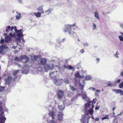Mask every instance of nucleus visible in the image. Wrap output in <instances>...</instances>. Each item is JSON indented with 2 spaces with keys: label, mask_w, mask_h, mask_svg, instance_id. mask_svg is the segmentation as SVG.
Returning <instances> with one entry per match:
<instances>
[{
  "label": "nucleus",
  "mask_w": 123,
  "mask_h": 123,
  "mask_svg": "<svg viewBox=\"0 0 123 123\" xmlns=\"http://www.w3.org/2000/svg\"><path fill=\"white\" fill-rule=\"evenodd\" d=\"M55 83L57 86H60L62 83V80L61 79L59 80H56Z\"/></svg>",
  "instance_id": "obj_8"
},
{
  "label": "nucleus",
  "mask_w": 123,
  "mask_h": 123,
  "mask_svg": "<svg viewBox=\"0 0 123 123\" xmlns=\"http://www.w3.org/2000/svg\"><path fill=\"white\" fill-rule=\"evenodd\" d=\"M58 108L60 110H62L64 109V108L63 105H60L58 106Z\"/></svg>",
  "instance_id": "obj_23"
},
{
  "label": "nucleus",
  "mask_w": 123,
  "mask_h": 123,
  "mask_svg": "<svg viewBox=\"0 0 123 123\" xmlns=\"http://www.w3.org/2000/svg\"><path fill=\"white\" fill-rule=\"evenodd\" d=\"M64 68H68L70 70H72L73 69V68L71 66L68 65H64Z\"/></svg>",
  "instance_id": "obj_19"
},
{
  "label": "nucleus",
  "mask_w": 123,
  "mask_h": 123,
  "mask_svg": "<svg viewBox=\"0 0 123 123\" xmlns=\"http://www.w3.org/2000/svg\"><path fill=\"white\" fill-rule=\"evenodd\" d=\"M80 52L81 53H83L84 52V49H82L80 50Z\"/></svg>",
  "instance_id": "obj_44"
},
{
  "label": "nucleus",
  "mask_w": 123,
  "mask_h": 123,
  "mask_svg": "<svg viewBox=\"0 0 123 123\" xmlns=\"http://www.w3.org/2000/svg\"><path fill=\"white\" fill-rule=\"evenodd\" d=\"M82 95L84 99H86L87 98L86 94V93L82 94Z\"/></svg>",
  "instance_id": "obj_28"
},
{
  "label": "nucleus",
  "mask_w": 123,
  "mask_h": 123,
  "mask_svg": "<svg viewBox=\"0 0 123 123\" xmlns=\"http://www.w3.org/2000/svg\"><path fill=\"white\" fill-rule=\"evenodd\" d=\"M5 88L4 87H2L0 88V92H2L5 90Z\"/></svg>",
  "instance_id": "obj_32"
},
{
  "label": "nucleus",
  "mask_w": 123,
  "mask_h": 123,
  "mask_svg": "<svg viewBox=\"0 0 123 123\" xmlns=\"http://www.w3.org/2000/svg\"><path fill=\"white\" fill-rule=\"evenodd\" d=\"M69 87L70 89L73 91H74L76 90L75 88L73 86L70 85Z\"/></svg>",
  "instance_id": "obj_24"
},
{
  "label": "nucleus",
  "mask_w": 123,
  "mask_h": 123,
  "mask_svg": "<svg viewBox=\"0 0 123 123\" xmlns=\"http://www.w3.org/2000/svg\"><path fill=\"white\" fill-rule=\"evenodd\" d=\"M10 37L8 36H6L5 37V43H8L11 40Z\"/></svg>",
  "instance_id": "obj_11"
},
{
  "label": "nucleus",
  "mask_w": 123,
  "mask_h": 123,
  "mask_svg": "<svg viewBox=\"0 0 123 123\" xmlns=\"http://www.w3.org/2000/svg\"><path fill=\"white\" fill-rule=\"evenodd\" d=\"M96 60L98 62L99 61V58H97Z\"/></svg>",
  "instance_id": "obj_57"
},
{
  "label": "nucleus",
  "mask_w": 123,
  "mask_h": 123,
  "mask_svg": "<svg viewBox=\"0 0 123 123\" xmlns=\"http://www.w3.org/2000/svg\"><path fill=\"white\" fill-rule=\"evenodd\" d=\"M52 11V10L51 9H49L47 11L45 12V13H47V14H49Z\"/></svg>",
  "instance_id": "obj_26"
},
{
  "label": "nucleus",
  "mask_w": 123,
  "mask_h": 123,
  "mask_svg": "<svg viewBox=\"0 0 123 123\" xmlns=\"http://www.w3.org/2000/svg\"><path fill=\"white\" fill-rule=\"evenodd\" d=\"M91 78L89 75L86 76L84 79L85 80H91Z\"/></svg>",
  "instance_id": "obj_21"
},
{
  "label": "nucleus",
  "mask_w": 123,
  "mask_h": 123,
  "mask_svg": "<svg viewBox=\"0 0 123 123\" xmlns=\"http://www.w3.org/2000/svg\"><path fill=\"white\" fill-rule=\"evenodd\" d=\"M37 9V10L39 12H41L42 13H44V12L43 11V8L42 6H40Z\"/></svg>",
  "instance_id": "obj_15"
},
{
  "label": "nucleus",
  "mask_w": 123,
  "mask_h": 123,
  "mask_svg": "<svg viewBox=\"0 0 123 123\" xmlns=\"http://www.w3.org/2000/svg\"><path fill=\"white\" fill-rule=\"evenodd\" d=\"M106 117H103L102 118V120H103L104 119H109V118L108 117V115H106Z\"/></svg>",
  "instance_id": "obj_36"
},
{
  "label": "nucleus",
  "mask_w": 123,
  "mask_h": 123,
  "mask_svg": "<svg viewBox=\"0 0 123 123\" xmlns=\"http://www.w3.org/2000/svg\"><path fill=\"white\" fill-rule=\"evenodd\" d=\"M115 114V112L114 111H113V115H114V114Z\"/></svg>",
  "instance_id": "obj_61"
},
{
  "label": "nucleus",
  "mask_w": 123,
  "mask_h": 123,
  "mask_svg": "<svg viewBox=\"0 0 123 123\" xmlns=\"http://www.w3.org/2000/svg\"><path fill=\"white\" fill-rule=\"evenodd\" d=\"M99 120V118L98 117V118H96L95 120V121H98Z\"/></svg>",
  "instance_id": "obj_50"
},
{
  "label": "nucleus",
  "mask_w": 123,
  "mask_h": 123,
  "mask_svg": "<svg viewBox=\"0 0 123 123\" xmlns=\"http://www.w3.org/2000/svg\"><path fill=\"white\" fill-rule=\"evenodd\" d=\"M90 117V116L86 117L85 116H84L83 117L82 116V118L80 119V120L82 123H89V120Z\"/></svg>",
  "instance_id": "obj_2"
},
{
  "label": "nucleus",
  "mask_w": 123,
  "mask_h": 123,
  "mask_svg": "<svg viewBox=\"0 0 123 123\" xmlns=\"http://www.w3.org/2000/svg\"><path fill=\"white\" fill-rule=\"evenodd\" d=\"M12 80V76H8L6 80V84H9L11 82Z\"/></svg>",
  "instance_id": "obj_6"
},
{
  "label": "nucleus",
  "mask_w": 123,
  "mask_h": 123,
  "mask_svg": "<svg viewBox=\"0 0 123 123\" xmlns=\"http://www.w3.org/2000/svg\"><path fill=\"white\" fill-rule=\"evenodd\" d=\"M100 92V91L99 90H96V92H95V94L96 95H98V93H99Z\"/></svg>",
  "instance_id": "obj_31"
},
{
  "label": "nucleus",
  "mask_w": 123,
  "mask_h": 123,
  "mask_svg": "<svg viewBox=\"0 0 123 123\" xmlns=\"http://www.w3.org/2000/svg\"><path fill=\"white\" fill-rule=\"evenodd\" d=\"M38 56L37 55H35L34 56V60L36 61V60L38 58Z\"/></svg>",
  "instance_id": "obj_34"
},
{
  "label": "nucleus",
  "mask_w": 123,
  "mask_h": 123,
  "mask_svg": "<svg viewBox=\"0 0 123 123\" xmlns=\"http://www.w3.org/2000/svg\"><path fill=\"white\" fill-rule=\"evenodd\" d=\"M71 25L73 27L75 26V23H74L73 25Z\"/></svg>",
  "instance_id": "obj_54"
},
{
  "label": "nucleus",
  "mask_w": 123,
  "mask_h": 123,
  "mask_svg": "<svg viewBox=\"0 0 123 123\" xmlns=\"http://www.w3.org/2000/svg\"><path fill=\"white\" fill-rule=\"evenodd\" d=\"M75 76L76 78H83L84 77V75H81L79 72H78L76 74H75Z\"/></svg>",
  "instance_id": "obj_14"
},
{
  "label": "nucleus",
  "mask_w": 123,
  "mask_h": 123,
  "mask_svg": "<svg viewBox=\"0 0 123 123\" xmlns=\"http://www.w3.org/2000/svg\"><path fill=\"white\" fill-rule=\"evenodd\" d=\"M116 108V107H113L112 108L113 111H114V110H115V109Z\"/></svg>",
  "instance_id": "obj_51"
},
{
  "label": "nucleus",
  "mask_w": 123,
  "mask_h": 123,
  "mask_svg": "<svg viewBox=\"0 0 123 123\" xmlns=\"http://www.w3.org/2000/svg\"><path fill=\"white\" fill-rule=\"evenodd\" d=\"M41 13L39 12H38L37 13L34 12V15L37 17H41Z\"/></svg>",
  "instance_id": "obj_18"
},
{
  "label": "nucleus",
  "mask_w": 123,
  "mask_h": 123,
  "mask_svg": "<svg viewBox=\"0 0 123 123\" xmlns=\"http://www.w3.org/2000/svg\"><path fill=\"white\" fill-rule=\"evenodd\" d=\"M118 37L121 41H123V37L122 36H119Z\"/></svg>",
  "instance_id": "obj_33"
},
{
  "label": "nucleus",
  "mask_w": 123,
  "mask_h": 123,
  "mask_svg": "<svg viewBox=\"0 0 123 123\" xmlns=\"http://www.w3.org/2000/svg\"><path fill=\"white\" fill-rule=\"evenodd\" d=\"M57 98L58 99L62 98L64 95V92L61 90H58L57 92Z\"/></svg>",
  "instance_id": "obj_4"
},
{
  "label": "nucleus",
  "mask_w": 123,
  "mask_h": 123,
  "mask_svg": "<svg viewBox=\"0 0 123 123\" xmlns=\"http://www.w3.org/2000/svg\"><path fill=\"white\" fill-rule=\"evenodd\" d=\"M120 75H121L123 77V71L120 73Z\"/></svg>",
  "instance_id": "obj_49"
},
{
  "label": "nucleus",
  "mask_w": 123,
  "mask_h": 123,
  "mask_svg": "<svg viewBox=\"0 0 123 123\" xmlns=\"http://www.w3.org/2000/svg\"><path fill=\"white\" fill-rule=\"evenodd\" d=\"M51 69L50 66L48 64H47V65L44 67V69L45 70L46 72H47L48 70Z\"/></svg>",
  "instance_id": "obj_12"
},
{
  "label": "nucleus",
  "mask_w": 123,
  "mask_h": 123,
  "mask_svg": "<svg viewBox=\"0 0 123 123\" xmlns=\"http://www.w3.org/2000/svg\"><path fill=\"white\" fill-rule=\"evenodd\" d=\"M13 48L14 49H15L16 48V47H13Z\"/></svg>",
  "instance_id": "obj_62"
},
{
  "label": "nucleus",
  "mask_w": 123,
  "mask_h": 123,
  "mask_svg": "<svg viewBox=\"0 0 123 123\" xmlns=\"http://www.w3.org/2000/svg\"><path fill=\"white\" fill-rule=\"evenodd\" d=\"M120 33L121 34L122 36H123V33L122 32H121Z\"/></svg>",
  "instance_id": "obj_60"
},
{
  "label": "nucleus",
  "mask_w": 123,
  "mask_h": 123,
  "mask_svg": "<svg viewBox=\"0 0 123 123\" xmlns=\"http://www.w3.org/2000/svg\"><path fill=\"white\" fill-rule=\"evenodd\" d=\"M15 30L16 32H17V33L19 32H20L21 31V30H16V29H15Z\"/></svg>",
  "instance_id": "obj_43"
},
{
  "label": "nucleus",
  "mask_w": 123,
  "mask_h": 123,
  "mask_svg": "<svg viewBox=\"0 0 123 123\" xmlns=\"http://www.w3.org/2000/svg\"><path fill=\"white\" fill-rule=\"evenodd\" d=\"M14 60L15 61H19L20 60L19 58L18 57H16L14 59Z\"/></svg>",
  "instance_id": "obj_37"
},
{
  "label": "nucleus",
  "mask_w": 123,
  "mask_h": 123,
  "mask_svg": "<svg viewBox=\"0 0 123 123\" xmlns=\"http://www.w3.org/2000/svg\"><path fill=\"white\" fill-rule=\"evenodd\" d=\"M119 87L121 88L122 87H123V82H122L119 85Z\"/></svg>",
  "instance_id": "obj_35"
},
{
  "label": "nucleus",
  "mask_w": 123,
  "mask_h": 123,
  "mask_svg": "<svg viewBox=\"0 0 123 123\" xmlns=\"http://www.w3.org/2000/svg\"><path fill=\"white\" fill-rule=\"evenodd\" d=\"M91 115L92 116L91 117V118H92V119H94V117H93V115Z\"/></svg>",
  "instance_id": "obj_55"
},
{
  "label": "nucleus",
  "mask_w": 123,
  "mask_h": 123,
  "mask_svg": "<svg viewBox=\"0 0 123 123\" xmlns=\"http://www.w3.org/2000/svg\"><path fill=\"white\" fill-rule=\"evenodd\" d=\"M9 35H10V36H11V37H13V35L11 33H10Z\"/></svg>",
  "instance_id": "obj_53"
},
{
  "label": "nucleus",
  "mask_w": 123,
  "mask_h": 123,
  "mask_svg": "<svg viewBox=\"0 0 123 123\" xmlns=\"http://www.w3.org/2000/svg\"><path fill=\"white\" fill-rule=\"evenodd\" d=\"M96 28V26L94 24H93V30H95Z\"/></svg>",
  "instance_id": "obj_40"
},
{
  "label": "nucleus",
  "mask_w": 123,
  "mask_h": 123,
  "mask_svg": "<svg viewBox=\"0 0 123 123\" xmlns=\"http://www.w3.org/2000/svg\"><path fill=\"white\" fill-rule=\"evenodd\" d=\"M112 85L111 84H109V83H108V86H112Z\"/></svg>",
  "instance_id": "obj_58"
},
{
  "label": "nucleus",
  "mask_w": 123,
  "mask_h": 123,
  "mask_svg": "<svg viewBox=\"0 0 123 123\" xmlns=\"http://www.w3.org/2000/svg\"><path fill=\"white\" fill-rule=\"evenodd\" d=\"M40 62L42 65H44L47 63V60L45 58H42Z\"/></svg>",
  "instance_id": "obj_10"
},
{
  "label": "nucleus",
  "mask_w": 123,
  "mask_h": 123,
  "mask_svg": "<svg viewBox=\"0 0 123 123\" xmlns=\"http://www.w3.org/2000/svg\"><path fill=\"white\" fill-rule=\"evenodd\" d=\"M4 42V39H1L0 40V44H3V43Z\"/></svg>",
  "instance_id": "obj_39"
},
{
  "label": "nucleus",
  "mask_w": 123,
  "mask_h": 123,
  "mask_svg": "<svg viewBox=\"0 0 123 123\" xmlns=\"http://www.w3.org/2000/svg\"><path fill=\"white\" fill-rule=\"evenodd\" d=\"M18 66L19 67H21V66L20 64H18Z\"/></svg>",
  "instance_id": "obj_59"
},
{
  "label": "nucleus",
  "mask_w": 123,
  "mask_h": 123,
  "mask_svg": "<svg viewBox=\"0 0 123 123\" xmlns=\"http://www.w3.org/2000/svg\"><path fill=\"white\" fill-rule=\"evenodd\" d=\"M49 116L51 117L52 119H54V116L55 115L54 114V111H52L51 112H49Z\"/></svg>",
  "instance_id": "obj_13"
},
{
  "label": "nucleus",
  "mask_w": 123,
  "mask_h": 123,
  "mask_svg": "<svg viewBox=\"0 0 123 123\" xmlns=\"http://www.w3.org/2000/svg\"><path fill=\"white\" fill-rule=\"evenodd\" d=\"M64 82L67 84H68L69 83V81L68 79L67 78L64 79Z\"/></svg>",
  "instance_id": "obj_27"
},
{
  "label": "nucleus",
  "mask_w": 123,
  "mask_h": 123,
  "mask_svg": "<svg viewBox=\"0 0 123 123\" xmlns=\"http://www.w3.org/2000/svg\"><path fill=\"white\" fill-rule=\"evenodd\" d=\"M58 114L57 116V118L60 121H62L63 120V115L62 113V112H58Z\"/></svg>",
  "instance_id": "obj_7"
},
{
  "label": "nucleus",
  "mask_w": 123,
  "mask_h": 123,
  "mask_svg": "<svg viewBox=\"0 0 123 123\" xmlns=\"http://www.w3.org/2000/svg\"><path fill=\"white\" fill-rule=\"evenodd\" d=\"M91 88L92 89L93 91H94L96 89L95 88H94L93 87H91Z\"/></svg>",
  "instance_id": "obj_52"
},
{
  "label": "nucleus",
  "mask_w": 123,
  "mask_h": 123,
  "mask_svg": "<svg viewBox=\"0 0 123 123\" xmlns=\"http://www.w3.org/2000/svg\"><path fill=\"white\" fill-rule=\"evenodd\" d=\"M79 85L80 86L81 90H83L84 87V85H83L81 84L80 83H79Z\"/></svg>",
  "instance_id": "obj_30"
},
{
  "label": "nucleus",
  "mask_w": 123,
  "mask_h": 123,
  "mask_svg": "<svg viewBox=\"0 0 123 123\" xmlns=\"http://www.w3.org/2000/svg\"><path fill=\"white\" fill-rule=\"evenodd\" d=\"M6 31L7 32H8V30L7 29H6Z\"/></svg>",
  "instance_id": "obj_63"
},
{
  "label": "nucleus",
  "mask_w": 123,
  "mask_h": 123,
  "mask_svg": "<svg viewBox=\"0 0 123 123\" xmlns=\"http://www.w3.org/2000/svg\"><path fill=\"white\" fill-rule=\"evenodd\" d=\"M68 30L69 31H68V32L69 34H70L71 33L70 31L71 30V27L70 25H69L66 28V29L65 30L64 32H66Z\"/></svg>",
  "instance_id": "obj_16"
},
{
  "label": "nucleus",
  "mask_w": 123,
  "mask_h": 123,
  "mask_svg": "<svg viewBox=\"0 0 123 123\" xmlns=\"http://www.w3.org/2000/svg\"><path fill=\"white\" fill-rule=\"evenodd\" d=\"M118 53L117 52H116V54H115V55L117 57H118V55L119 54V53Z\"/></svg>",
  "instance_id": "obj_45"
},
{
  "label": "nucleus",
  "mask_w": 123,
  "mask_h": 123,
  "mask_svg": "<svg viewBox=\"0 0 123 123\" xmlns=\"http://www.w3.org/2000/svg\"><path fill=\"white\" fill-rule=\"evenodd\" d=\"M75 81L76 82H77V80H76V78H75Z\"/></svg>",
  "instance_id": "obj_64"
},
{
  "label": "nucleus",
  "mask_w": 123,
  "mask_h": 123,
  "mask_svg": "<svg viewBox=\"0 0 123 123\" xmlns=\"http://www.w3.org/2000/svg\"><path fill=\"white\" fill-rule=\"evenodd\" d=\"M19 71V70H14L12 73V75L13 76H16L17 74Z\"/></svg>",
  "instance_id": "obj_22"
},
{
  "label": "nucleus",
  "mask_w": 123,
  "mask_h": 123,
  "mask_svg": "<svg viewBox=\"0 0 123 123\" xmlns=\"http://www.w3.org/2000/svg\"><path fill=\"white\" fill-rule=\"evenodd\" d=\"M20 58L21 60L23 59H25V62H26L28 61L29 58L26 55H22L20 56Z\"/></svg>",
  "instance_id": "obj_9"
},
{
  "label": "nucleus",
  "mask_w": 123,
  "mask_h": 123,
  "mask_svg": "<svg viewBox=\"0 0 123 123\" xmlns=\"http://www.w3.org/2000/svg\"><path fill=\"white\" fill-rule=\"evenodd\" d=\"M94 16L95 17L98 19H99V18L98 13L97 11H96L94 13Z\"/></svg>",
  "instance_id": "obj_20"
},
{
  "label": "nucleus",
  "mask_w": 123,
  "mask_h": 123,
  "mask_svg": "<svg viewBox=\"0 0 123 123\" xmlns=\"http://www.w3.org/2000/svg\"><path fill=\"white\" fill-rule=\"evenodd\" d=\"M114 91L117 93H120L121 95H123V91L120 89H114Z\"/></svg>",
  "instance_id": "obj_17"
},
{
  "label": "nucleus",
  "mask_w": 123,
  "mask_h": 123,
  "mask_svg": "<svg viewBox=\"0 0 123 123\" xmlns=\"http://www.w3.org/2000/svg\"><path fill=\"white\" fill-rule=\"evenodd\" d=\"M17 36L18 37H21L22 36V34L21 33H18L17 34Z\"/></svg>",
  "instance_id": "obj_38"
},
{
  "label": "nucleus",
  "mask_w": 123,
  "mask_h": 123,
  "mask_svg": "<svg viewBox=\"0 0 123 123\" xmlns=\"http://www.w3.org/2000/svg\"><path fill=\"white\" fill-rule=\"evenodd\" d=\"M88 105L89 107L91 109L89 110L88 112L91 115H93V110L92 109L94 106L93 103L92 101H90L88 103Z\"/></svg>",
  "instance_id": "obj_1"
},
{
  "label": "nucleus",
  "mask_w": 123,
  "mask_h": 123,
  "mask_svg": "<svg viewBox=\"0 0 123 123\" xmlns=\"http://www.w3.org/2000/svg\"><path fill=\"white\" fill-rule=\"evenodd\" d=\"M8 47L7 46L6 44H5L2 45L0 46V53H5V52L4 51V49H8Z\"/></svg>",
  "instance_id": "obj_3"
},
{
  "label": "nucleus",
  "mask_w": 123,
  "mask_h": 123,
  "mask_svg": "<svg viewBox=\"0 0 123 123\" xmlns=\"http://www.w3.org/2000/svg\"><path fill=\"white\" fill-rule=\"evenodd\" d=\"M99 108V106H97L96 107H95V109L98 110Z\"/></svg>",
  "instance_id": "obj_47"
},
{
  "label": "nucleus",
  "mask_w": 123,
  "mask_h": 123,
  "mask_svg": "<svg viewBox=\"0 0 123 123\" xmlns=\"http://www.w3.org/2000/svg\"><path fill=\"white\" fill-rule=\"evenodd\" d=\"M21 17L20 16L17 15L16 16V18L17 19H19Z\"/></svg>",
  "instance_id": "obj_42"
},
{
  "label": "nucleus",
  "mask_w": 123,
  "mask_h": 123,
  "mask_svg": "<svg viewBox=\"0 0 123 123\" xmlns=\"http://www.w3.org/2000/svg\"><path fill=\"white\" fill-rule=\"evenodd\" d=\"M121 80L120 79H118L117 80L115 81V82L116 83H119L120 82Z\"/></svg>",
  "instance_id": "obj_41"
},
{
  "label": "nucleus",
  "mask_w": 123,
  "mask_h": 123,
  "mask_svg": "<svg viewBox=\"0 0 123 123\" xmlns=\"http://www.w3.org/2000/svg\"><path fill=\"white\" fill-rule=\"evenodd\" d=\"M2 102L1 101H0V112L3 109V107L2 106Z\"/></svg>",
  "instance_id": "obj_29"
},
{
  "label": "nucleus",
  "mask_w": 123,
  "mask_h": 123,
  "mask_svg": "<svg viewBox=\"0 0 123 123\" xmlns=\"http://www.w3.org/2000/svg\"><path fill=\"white\" fill-rule=\"evenodd\" d=\"M54 72H51L49 73V76L51 78H53L54 76Z\"/></svg>",
  "instance_id": "obj_25"
},
{
  "label": "nucleus",
  "mask_w": 123,
  "mask_h": 123,
  "mask_svg": "<svg viewBox=\"0 0 123 123\" xmlns=\"http://www.w3.org/2000/svg\"><path fill=\"white\" fill-rule=\"evenodd\" d=\"M14 27L12 26L11 28V31H12L14 29Z\"/></svg>",
  "instance_id": "obj_46"
},
{
  "label": "nucleus",
  "mask_w": 123,
  "mask_h": 123,
  "mask_svg": "<svg viewBox=\"0 0 123 123\" xmlns=\"http://www.w3.org/2000/svg\"><path fill=\"white\" fill-rule=\"evenodd\" d=\"M7 28L8 29H11V27L10 26H7Z\"/></svg>",
  "instance_id": "obj_56"
},
{
  "label": "nucleus",
  "mask_w": 123,
  "mask_h": 123,
  "mask_svg": "<svg viewBox=\"0 0 123 123\" xmlns=\"http://www.w3.org/2000/svg\"><path fill=\"white\" fill-rule=\"evenodd\" d=\"M51 123H55L54 120L53 119L51 120Z\"/></svg>",
  "instance_id": "obj_48"
},
{
  "label": "nucleus",
  "mask_w": 123,
  "mask_h": 123,
  "mask_svg": "<svg viewBox=\"0 0 123 123\" xmlns=\"http://www.w3.org/2000/svg\"><path fill=\"white\" fill-rule=\"evenodd\" d=\"M3 112L0 113V123H5V122L6 119V118L2 116L4 115Z\"/></svg>",
  "instance_id": "obj_5"
}]
</instances>
